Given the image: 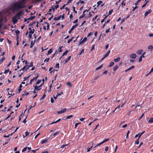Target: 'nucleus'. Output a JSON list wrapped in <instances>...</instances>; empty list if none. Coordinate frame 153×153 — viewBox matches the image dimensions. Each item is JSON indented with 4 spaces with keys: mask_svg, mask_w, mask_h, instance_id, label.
<instances>
[{
    "mask_svg": "<svg viewBox=\"0 0 153 153\" xmlns=\"http://www.w3.org/2000/svg\"><path fill=\"white\" fill-rule=\"evenodd\" d=\"M35 18V16H30V17L28 18H27V19L28 20H31L33 19H34Z\"/></svg>",
    "mask_w": 153,
    "mask_h": 153,
    "instance_id": "nucleus-22",
    "label": "nucleus"
},
{
    "mask_svg": "<svg viewBox=\"0 0 153 153\" xmlns=\"http://www.w3.org/2000/svg\"><path fill=\"white\" fill-rule=\"evenodd\" d=\"M94 46H95L94 45L92 46V48H91V51H92L93 50H94Z\"/></svg>",
    "mask_w": 153,
    "mask_h": 153,
    "instance_id": "nucleus-63",
    "label": "nucleus"
},
{
    "mask_svg": "<svg viewBox=\"0 0 153 153\" xmlns=\"http://www.w3.org/2000/svg\"><path fill=\"white\" fill-rule=\"evenodd\" d=\"M152 11V10L150 9L149 10L147 11L144 14V17H146L147 15Z\"/></svg>",
    "mask_w": 153,
    "mask_h": 153,
    "instance_id": "nucleus-11",
    "label": "nucleus"
},
{
    "mask_svg": "<svg viewBox=\"0 0 153 153\" xmlns=\"http://www.w3.org/2000/svg\"><path fill=\"white\" fill-rule=\"evenodd\" d=\"M142 51H143L142 50V49L139 50H138L136 52V53L138 55H140L141 54Z\"/></svg>",
    "mask_w": 153,
    "mask_h": 153,
    "instance_id": "nucleus-17",
    "label": "nucleus"
},
{
    "mask_svg": "<svg viewBox=\"0 0 153 153\" xmlns=\"http://www.w3.org/2000/svg\"><path fill=\"white\" fill-rule=\"evenodd\" d=\"M119 67V66H118V65H117L115 66L113 68V71H116L117 69V68H118Z\"/></svg>",
    "mask_w": 153,
    "mask_h": 153,
    "instance_id": "nucleus-21",
    "label": "nucleus"
},
{
    "mask_svg": "<svg viewBox=\"0 0 153 153\" xmlns=\"http://www.w3.org/2000/svg\"><path fill=\"white\" fill-rule=\"evenodd\" d=\"M73 9L74 12L75 13H76L77 11L75 10V8L74 7H73Z\"/></svg>",
    "mask_w": 153,
    "mask_h": 153,
    "instance_id": "nucleus-34",
    "label": "nucleus"
},
{
    "mask_svg": "<svg viewBox=\"0 0 153 153\" xmlns=\"http://www.w3.org/2000/svg\"><path fill=\"white\" fill-rule=\"evenodd\" d=\"M63 48L62 46H60L59 48L58 49L59 52H61L62 51V48Z\"/></svg>",
    "mask_w": 153,
    "mask_h": 153,
    "instance_id": "nucleus-25",
    "label": "nucleus"
},
{
    "mask_svg": "<svg viewBox=\"0 0 153 153\" xmlns=\"http://www.w3.org/2000/svg\"><path fill=\"white\" fill-rule=\"evenodd\" d=\"M80 123H76L75 125V128H76V127H77L78 125Z\"/></svg>",
    "mask_w": 153,
    "mask_h": 153,
    "instance_id": "nucleus-58",
    "label": "nucleus"
},
{
    "mask_svg": "<svg viewBox=\"0 0 153 153\" xmlns=\"http://www.w3.org/2000/svg\"><path fill=\"white\" fill-rule=\"evenodd\" d=\"M29 133L28 131H26L25 132V136H27L28 134H29Z\"/></svg>",
    "mask_w": 153,
    "mask_h": 153,
    "instance_id": "nucleus-62",
    "label": "nucleus"
},
{
    "mask_svg": "<svg viewBox=\"0 0 153 153\" xmlns=\"http://www.w3.org/2000/svg\"><path fill=\"white\" fill-rule=\"evenodd\" d=\"M113 9L110 10L108 12V15H111V13L113 12Z\"/></svg>",
    "mask_w": 153,
    "mask_h": 153,
    "instance_id": "nucleus-43",
    "label": "nucleus"
},
{
    "mask_svg": "<svg viewBox=\"0 0 153 153\" xmlns=\"http://www.w3.org/2000/svg\"><path fill=\"white\" fill-rule=\"evenodd\" d=\"M74 38V37H72L71 38L69 39L68 42H67V43H69L73 40V39Z\"/></svg>",
    "mask_w": 153,
    "mask_h": 153,
    "instance_id": "nucleus-33",
    "label": "nucleus"
},
{
    "mask_svg": "<svg viewBox=\"0 0 153 153\" xmlns=\"http://www.w3.org/2000/svg\"><path fill=\"white\" fill-rule=\"evenodd\" d=\"M114 64V63L113 62H111L110 63V64L108 66L109 67H111L113 66Z\"/></svg>",
    "mask_w": 153,
    "mask_h": 153,
    "instance_id": "nucleus-28",
    "label": "nucleus"
},
{
    "mask_svg": "<svg viewBox=\"0 0 153 153\" xmlns=\"http://www.w3.org/2000/svg\"><path fill=\"white\" fill-rule=\"evenodd\" d=\"M110 52H111L110 50H108L107 52V53L105 54L104 55V56L105 57H107L108 56L109 53H110Z\"/></svg>",
    "mask_w": 153,
    "mask_h": 153,
    "instance_id": "nucleus-16",
    "label": "nucleus"
},
{
    "mask_svg": "<svg viewBox=\"0 0 153 153\" xmlns=\"http://www.w3.org/2000/svg\"><path fill=\"white\" fill-rule=\"evenodd\" d=\"M153 122V117L151 118L148 121V123H152Z\"/></svg>",
    "mask_w": 153,
    "mask_h": 153,
    "instance_id": "nucleus-26",
    "label": "nucleus"
},
{
    "mask_svg": "<svg viewBox=\"0 0 153 153\" xmlns=\"http://www.w3.org/2000/svg\"><path fill=\"white\" fill-rule=\"evenodd\" d=\"M78 25V23H76L75 25L73 26L69 30L68 33H71L72 31L74 30Z\"/></svg>",
    "mask_w": 153,
    "mask_h": 153,
    "instance_id": "nucleus-6",
    "label": "nucleus"
},
{
    "mask_svg": "<svg viewBox=\"0 0 153 153\" xmlns=\"http://www.w3.org/2000/svg\"><path fill=\"white\" fill-rule=\"evenodd\" d=\"M55 68H59V63H56V66L55 67Z\"/></svg>",
    "mask_w": 153,
    "mask_h": 153,
    "instance_id": "nucleus-52",
    "label": "nucleus"
},
{
    "mask_svg": "<svg viewBox=\"0 0 153 153\" xmlns=\"http://www.w3.org/2000/svg\"><path fill=\"white\" fill-rule=\"evenodd\" d=\"M34 44H35L33 42V41H32L31 42V43L30 44V48H32L33 47V45H34Z\"/></svg>",
    "mask_w": 153,
    "mask_h": 153,
    "instance_id": "nucleus-27",
    "label": "nucleus"
},
{
    "mask_svg": "<svg viewBox=\"0 0 153 153\" xmlns=\"http://www.w3.org/2000/svg\"><path fill=\"white\" fill-rule=\"evenodd\" d=\"M47 139H45L43 140L41 143L42 144H44L46 142H47Z\"/></svg>",
    "mask_w": 153,
    "mask_h": 153,
    "instance_id": "nucleus-32",
    "label": "nucleus"
},
{
    "mask_svg": "<svg viewBox=\"0 0 153 153\" xmlns=\"http://www.w3.org/2000/svg\"><path fill=\"white\" fill-rule=\"evenodd\" d=\"M109 139L108 138H108H106L104 140H103L102 142V143H104L108 141V140H109Z\"/></svg>",
    "mask_w": 153,
    "mask_h": 153,
    "instance_id": "nucleus-37",
    "label": "nucleus"
},
{
    "mask_svg": "<svg viewBox=\"0 0 153 153\" xmlns=\"http://www.w3.org/2000/svg\"><path fill=\"white\" fill-rule=\"evenodd\" d=\"M126 1L125 0H123V1L122 3V4L120 5L119 7V8L120 7H123V6H125L126 5Z\"/></svg>",
    "mask_w": 153,
    "mask_h": 153,
    "instance_id": "nucleus-14",
    "label": "nucleus"
},
{
    "mask_svg": "<svg viewBox=\"0 0 153 153\" xmlns=\"http://www.w3.org/2000/svg\"><path fill=\"white\" fill-rule=\"evenodd\" d=\"M137 6H136L135 7H133V9L132 10V11H134L136 9H137Z\"/></svg>",
    "mask_w": 153,
    "mask_h": 153,
    "instance_id": "nucleus-53",
    "label": "nucleus"
},
{
    "mask_svg": "<svg viewBox=\"0 0 153 153\" xmlns=\"http://www.w3.org/2000/svg\"><path fill=\"white\" fill-rule=\"evenodd\" d=\"M50 59L49 58H46L44 61V62H48L49 60Z\"/></svg>",
    "mask_w": 153,
    "mask_h": 153,
    "instance_id": "nucleus-55",
    "label": "nucleus"
},
{
    "mask_svg": "<svg viewBox=\"0 0 153 153\" xmlns=\"http://www.w3.org/2000/svg\"><path fill=\"white\" fill-rule=\"evenodd\" d=\"M52 52V49H50L48 52V55L51 54Z\"/></svg>",
    "mask_w": 153,
    "mask_h": 153,
    "instance_id": "nucleus-29",
    "label": "nucleus"
},
{
    "mask_svg": "<svg viewBox=\"0 0 153 153\" xmlns=\"http://www.w3.org/2000/svg\"><path fill=\"white\" fill-rule=\"evenodd\" d=\"M43 85V84H41L40 86H38L37 85L34 86V87L35 88V90L39 91L42 88V86Z\"/></svg>",
    "mask_w": 153,
    "mask_h": 153,
    "instance_id": "nucleus-7",
    "label": "nucleus"
},
{
    "mask_svg": "<svg viewBox=\"0 0 153 153\" xmlns=\"http://www.w3.org/2000/svg\"><path fill=\"white\" fill-rule=\"evenodd\" d=\"M125 20V18H124L123 19H121V23H122L123 22H124Z\"/></svg>",
    "mask_w": 153,
    "mask_h": 153,
    "instance_id": "nucleus-64",
    "label": "nucleus"
},
{
    "mask_svg": "<svg viewBox=\"0 0 153 153\" xmlns=\"http://www.w3.org/2000/svg\"><path fill=\"white\" fill-rule=\"evenodd\" d=\"M67 4H64L62 7H61L60 8L61 10H62L63 9H64L65 6Z\"/></svg>",
    "mask_w": 153,
    "mask_h": 153,
    "instance_id": "nucleus-46",
    "label": "nucleus"
},
{
    "mask_svg": "<svg viewBox=\"0 0 153 153\" xmlns=\"http://www.w3.org/2000/svg\"><path fill=\"white\" fill-rule=\"evenodd\" d=\"M67 85H69L70 86H72L71 84L70 83V82H67Z\"/></svg>",
    "mask_w": 153,
    "mask_h": 153,
    "instance_id": "nucleus-59",
    "label": "nucleus"
},
{
    "mask_svg": "<svg viewBox=\"0 0 153 153\" xmlns=\"http://www.w3.org/2000/svg\"><path fill=\"white\" fill-rule=\"evenodd\" d=\"M120 59V58L119 57H117V59H115L114 60V61L115 62L119 61Z\"/></svg>",
    "mask_w": 153,
    "mask_h": 153,
    "instance_id": "nucleus-18",
    "label": "nucleus"
},
{
    "mask_svg": "<svg viewBox=\"0 0 153 153\" xmlns=\"http://www.w3.org/2000/svg\"><path fill=\"white\" fill-rule=\"evenodd\" d=\"M29 30H30L29 32V35L28 36L30 39L31 38L32 34L34 33L35 31V30L34 29H31L30 27H29Z\"/></svg>",
    "mask_w": 153,
    "mask_h": 153,
    "instance_id": "nucleus-4",
    "label": "nucleus"
},
{
    "mask_svg": "<svg viewBox=\"0 0 153 153\" xmlns=\"http://www.w3.org/2000/svg\"><path fill=\"white\" fill-rule=\"evenodd\" d=\"M51 101L52 103H53L54 102V100L52 97H51Z\"/></svg>",
    "mask_w": 153,
    "mask_h": 153,
    "instance_id": "nucleus-50",
    "label": "nucleus"
},
{
    "mask_svg": "<svg viewBox=\"0 0 153 153\" xmlns=\"http://www.w3.org/2000/svg\"><path fill=\"white\" fill-rule=\"evenodd\" d=\"M13 134V133H11V134H9V135H4L3 136V137H9V136H10V135H12Z\"/></svg>",
    "mask_w": 153,
    "mask_h": 153,
    "instance_id": "nucleus-35",
    "label": "nucleus"
},
{
    "mask_svg": "<svg viewBox=\"0 0 153 153\" xmlns=\"http://www.w3.org/2000/svg\"><path fill=\"white\" fill-rule=\"evenodd\" d=\"M15 32L16 33V37H17L16 39H19L18 35L20 33V31L18 30H16L15 31Z\"/></svg>",
    "mask_w": 153,
    "mask_h": 153,
    "instance_id": "nucleus-15",
    "label": "nucleus"
},
{
    "mask_svg": "<svg viewBox=\"0 0 153 153\" xmlns=\"http://www.w3.org/2000/svg\"><path fill=\"white\" fill-rule=\"evenodd\" d=\"M61 16H59L58 17H55L54 18L53 20L54 21H55L59 20L60 19Z\"/></svg>",
    "mask_w": 153,
    "mask_h": 153,
    "instance_id": "nucleus-19",
    "label": "nucleus"
},
{
    "mask_svg": "<svg viewBox=\"0 0 153 153\" xmlns=\"http://www.w3.org/2000/svg\"><path fill=\"white\" fill-rule=\"evenodd\" d=\"M45 96H46V95H45V94H44V95H43V96L41 97V99H42V100L44 99L45 98Z\"/></svg>",
    "mask_w": 153,
    "mask_h": 153,
    "instance_id": "nucleus-61",
    "label": "nucleus"
},
{
    "mask_svg": "<svg viewBox=\"0 0 153 153\" xmlns=\"http://www.w3.org/2000/svg\"><path fill=\"white\" fill-rule=\"evenodd\" d=\"M59 131H57L56 132H55L53 134H52L51 136L53 138L55 137L56 136L58 135V134L59 133Z\"/></svg>",
    "mask_w": 153,
    "mask_h": 153,
    "instance_id": "nucleus-10",
    "label": "nucleus"
},
{
    "mask_svg": "<svg viewBox=\"0 0 153 153\" xmlns=\"http://www.w3.org/2000/svg\"><path fill=\"white\" fill-rule=\"evenodd\" d=\"M103 143H102V142L101 143H99V144H98L97 145H96L95 146L94 148H96V147H97V146H100V145H101L102 144H103Z\"/></svg>",
    "mask_w": 153,
    "mask_h": 153,
    "instance_id": "nucleus-45",
    "label": "nucleus"
},
{
    "mask_svg": "<svg viewBox=\"0 0 153 153\" xmlns=\"http://www.w3.org/2000/svg\"><path fill=\"white\" fill-rule=\"evenodd\" d=\"M39 75H38V74H37V75L36 77L33 78V80H36L37 79V78L38 77H39Z\"/></svg>",
    "mask_w": 153,
    "mask_h": 153,
    "instance_id": "nucleus-49",
    "label": "nucleus"
},
{
    "mask_svg": "<svg viewBox=\"0 0 153 153\" xmlns=\"http://www.w3.org/2000/svg\"><path fill=\"white\" fill-rule=\"evenodd\" d=\"M33 63L32 62H31L30 63V65H26L24 66L22 68L21 70H20V71L22 70L25 71H26L30 67L33 66Z\"/></svg>",
    "mask_w": 153,
    "mask_h": 153,
    "instance_id": "nucleus-2",
    "label": "nucleus"
},
{
    "mask_svg": "<svg viewBox=\"0 0 153 153\" xmlns=\"http://www.w3.org/2000/svg\"><path fill=\"white\" fill-rule=\"evenodd\" d=\"M103 65H100V66H99L98 67H97V68L95 70H99V69H100L103 66Z\"/></svg>",
    "mask_w": 153,
    "mask_h": 153,
    "instance_id": "nucleus-23",
    "label": "nucleus"
},
{
    "mask_svg": "<svg viewBox=\"0 0 153 153\" xmlns=\"http://www.w3.org/2000/svg\"><path fill=\"white\" fill-rule=\"evenodd\" d=\"M5 57L4 56L0 60V64L5 59Z\"/></svg>",
    "mask_w": 153,
    "mask_h": 153,
    "instance_id": "nucleus-20",
    "label": "nucleus"
},
{
    "mask_svg": "<svg viewBox=\"0 0 153 153\" xmlns=\"http://www.w3.org/2000/svg\"><path fill=\"white\" fill-rule=\"evenodd\" d=\"M148 48L149 49H152L153 48V46L152 45H150L148 46Z\"/></svg>",
    "mask_w": 153,
    "mask_h": 153,
    "instance_id": "nucleus-47",
    "label": "nucleus"
},
{
    "mask_svg": "<svg viewBox=\"0 0 153 153\" xmlns=\"http://www.w3.org/2000/svg\"><path fill=\"white\" fill-rule=\"evenodd\" d=\"M82 38L81 39L80 41L78 43V45H79L81 44H82L84 43V42H85L87 40V38L85 37L84 38L83 40Z\"/></svg>",
    "mask_w": 153,
    "mask_h": 153,
    "instance_id": "nucleus-5",
    "label": "nucleus"
},
{
    "mask_svg": "<svg viewBox=\"0 0 153 153\" xmlns=\"http://www.w3.org/2000/svg\"><path fill=\"white\" fill-rule=\"evenodd\" d=\"M59 7V4H56V5L55 6H54V7H55V9H57V8H58Z\"/></svg>",
    "mask_w": 153,
    "mask_h": 153,
    "instance_id": "nucleus-57",
    "label": "nucleus"
},
{
    "mask_svg": "<svg viewBox=\"0 0 153 153\" xmlns=\"http://www.w3.org/2000/svg\"><path fill=\"white\" fill-rule=\"evenodd\" d=\"M9 69H8L7 70H5L4 72V73L5 74H7V73H8L9 72Z\"/></svg>",
    "mask_w": 153,
    "mask_h": 153,
    "instance_id": "nucleus-42",
    "label": "nucleus"
},
{
    "mask_svg": "<svg viewBox=\"0 0 153 153\" xmlns=\"http://www.w3.org/2000/svg\"><path fill=\"white\" fill-rule=\"evenodd\" d=\"M135 68V66L134 65H132L131 66V67L128 68L129 70H130L131 69H133Z\"/></svg>",
    "mask_w": 153,
    "mask_h": 153,
    "instance_id": "nucleus-38",
    "label": "nucleus"
},
{
    "mask_svg": "<svg viewBox=\"0 0 153 153\" xmlns=\"http://www.w3.org/2000/svg\"><path fill=\"white\" fill-rule=\"evenodd\" d=\"M130 56L131 58L135 59L136 57V55L135 53H133L130 54Z\"/></svg>",
    "mask_w": 153,
    "mask_h": 153,
    "instance_id": "nucleus-13",
    "label": "nucleus"
},
{
    "mask_svg": "<svg viewBox=\"0 0 153 153\" xmlns=\"http://www.w3.org/2000/svg\"><path fill=\"white\" fill-rule=\"evenodd\" d=\"M148 1H147L146 2V3L142 6V7H144L146 6L147 3L148 2Z\"/></svg>",
    "mask_w": 153,
    "mask_h": 153,
    "instance_id": "nucleus-54",
    "label": "nucleus"
},
{
    "mask_svg": "<svg viewBox=\"0 0 153 153\" xmlns=\"http://www.w3.org/2000/svg\"><path fill=\"white\" fill-rule=\"evenodd\" d=\"M29 94V93L27 92L26 93H25H25L23 94H22V97L25 96V95H28Z\"/></svg>",
    "mask_w": 153,
    "mask_h": 153,
    "instance_id": "nucleus-48",
    "label": "nucleus"
},
{
    "mask_svg": "<svg viewBox=\"0 0 153 153\" xmlns=\"http://www.w3.org/2000/svg\"><path fill=\"white\" fill-rule=\"evenodd\" d=\"M73 117V116L72 115H70L69 116H68L66 117V119H70V118L72 117Z\"/></svg>",
    "mask_w": 153,
    "mask_h": 153,
    "instance_id": "nucleus-36",
    "label": "nucleus"
},
{
    "mask_svg": "<svg viewBox=\"0 0 153 153\" xmlns=\"http://www.w3.org/2000/svg\"><path fill=\"white\" fill-rule=\"evenodd\" d=\"M26 3V0H19L11 4V9L13 11H17L25 8Z\"/></svg>",
    "mask_w": 153,
    "mask_h": 153,
    "instance_id": "nucleus-1",
    "label": "nucleus"
},
{
    "mask_svg": "<svg viewBox=\"0 0 153 153\" xmlns=\"http://www.w3.org/2000/svg\"><path fill=\"white\" fill-rule=\"evenodd\" d=\"M18 19L16 18L15 17L12 18V22L13 24H15L18 21Z\"/></svg>",
    "mask_w": 153,
    "mask_h": 153,
    "instance_id": "nucleus-12",
    "label": "nucleus"
},
{
    "mask_svg": "<svg viewBox=\"0 0 153 153\" xmlns=\"http://www.w3.org/2000/svg\"><path fill=\"white\" fill-rule=\"evenodd\" d=\"M139 139H137V140L135 142V143L136 144L138 145L139 143Z\"/></svg>",
    "mask_w": 153,
    "mask_h": 153,
    "instance_id": "nucleus-51",
    "label": "nucleus"
},
{
    "mask_svg": "<svg viewBox=\"0 0 153 153\" xmlns=\"http://www.w3.org/2000/svg\"><path fill=\"white\" fill-rule=\"evenodd\" d=\"M98 15H96L94 18H92V21L94 22V21L95 19H96L98 17Z\"/></svg>",
    "mask_w": 153,
    "mask_h": 153,
    "instance_id": "nucleus-44",
    "label": "nucleus"
},
{
    "mask_svg": "<svg viewBox=\"0 0 153 153\" xmlns=\"http://www.w3.org/2000/svg\"><path fill=\"white\" fill-rule=\"evenodd\" d=\"M61 110H60L57 112V113L58 114H61V113H64L66 111V110H67V109L66 108H64L63 109L61 108Z\"/></svg>",
    "mask_w": 153,
    "mask_h": 153,
    "instance_id": "nucleus-9",
    "label": "nucleus"
},
{
    "mask_svg": "<svg viewBox=\"0 0 153 153\" xmlns=\"http://www.w3.org/2000/svg\"><path fill=\"white\" fill-rule=\"evenodd\" d=\"M41 81L42 80L41 79H39L36 82V84H39L41 82Z\"/></svg>",
    "mask_w": 153,
    "mask_h": 153,
    "instance_id": "nucleus-40",
    "label": "nucleus"
},
{
    "mask_svg": "<svg viewBox=\"0 0 153 153\" xmlns=\"http://www.w3.org/2000/svg\"><path fill=\"white\" fill-rule=\"evenodd\" d=\"M23 13V10L19 11L17 13L14 17L18 19H19L21 18V16Z\"/></svg>",
    "mask_w": 153,
    "mask_h": 153,
    "instance_id": "nucleus-3",
    "label": "nucleus"
},
{
    "mask_svg": "<svg viewBox=\"0 0 153 153\" xmlns=\"http://www.w3.org/2000/svg\"><path fill=\"white\" fill-rule=\"evenodd\" d=\"M145 132V131H144L141 133H139L138 134H137L135 135V137L136 138L138 137V139H139L141 136Z\"/></svg>",
    "mask_w": 153,
    "mask_h": 153,
    "instance_id": "nucleus-8",
    "label": "nucleus"
},
{
    "mask_svg": "<svg viewBox=\"0 0 153 153\" xmlns=\"http://www.w3.org/2000/svg\"><path fill=\"white\" fill-rule=\"evenodd\" d=\"M102 3V1H98L97 2V7H98V6L99 5H100Z\"/></svg>",
    "mask_w": 153,
    "mask_h": 153,
    "instance_id": "nucleus-30",
    "label": "nucleus"
},
{
    "mask_svg": "<svg viewBox=\"0 0 153 153\" xmlns=\"http://www.w3.org/2000/svg\"><path fill=\"white\" fill-rule=\"evenodd\" d=\"M84 49H83L80 51V53L79 54V55H80L82 53L84 52Z\"/></svg>",
    "mask_w": 153,
    "mask_h": 153,
    "instance_id": "nucleus-56",
    "label": "nucleus"
},
{
    "mask_svg": "<svg viewBox=\"0 0 153 153\" xmlns=\"http://www.w3.org/2000/svg\"><path fill=\"white\" fill-rule=\"evenodd\" d=\"M68 145V144L66 145H63L61 147V148H63L66 146H67Z\"/></svg>",
    "mask_w": 153,
    "mask_h": 153,
    "instance_id": "nucleus-60",
    "label": "nucleus"
},
{
    "mask_svg": "<svg viewBox=\"0 0 153 153\" xmlns=\"http://www.w3.org/2000/svg\"><path fill=\"white\" fill-rule=\"evenodd\" d=\"M27 147H25L22 150V152H24L25 151H26L27 150Z\"/></svg>",
    "mask_w": 153,
    "mask_h": 153,
    "instance_id": "nucleus-41",
    "label": "nucleus"
},
{
    "mask_svg": "<svg viewBox=\"0 0 153 153\" xmlns=\"http://www.w3.org/2000/svg\"><path fill=\"white\" fill-rule=\"evenodd\" d=\"M135 68V66L134 65H132L131 66V67L128 68L129 70H130L131 69H133Z\"/></svg>",
    "mask_w": 153,
    "mask_h": 153,
    "instance_id": "nucleus-39",
    "label": "nucleus"
},
{
    "mask_svg": "<svg viewBox=\"0 0 153 153\" xmlns=\"http://www.w3.org/2000/svg\"><path fill=\"white\" fill-rule=\"evenodd\" d=\"M68 52V51L67 50L66 51L62 54V56H64L66 55Z\"/></svg>",
    "mask_w": 153,
    "mask_h": 153,
    "instance_id": "nucleus-31",
    "label": "nucleus"
},
{
    "mask_svg": "<svg viewBox=\"0 0 153 153\" xmlns=\"http://www.w3.org/2000/svg\"><path fill=\"white\" fill-rule=\"evenodd\" d=\"M71 59V56H69L68 58L65 61V63H66L67 62L69 61Z\"/></svg>",
    "mask_w": 153,
    "mask_h": 153,
    "instance_id": "nucleus-24",
    "label": "nucleus"
}]
</instances>
